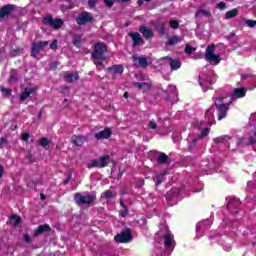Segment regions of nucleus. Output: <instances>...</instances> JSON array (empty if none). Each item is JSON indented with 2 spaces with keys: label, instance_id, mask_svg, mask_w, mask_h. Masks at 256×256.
Returning <instances> with one entry per match:
<instances>
[{
  "label": "nucleus",
  "instance_id": "a19ab883",
  "mask_svg": "<svg viewBox=\"0 0 256 256\" xmlns=\"http://www.w3.org/2000/svg\"><path fill=\"white\" fill-rule=\"evenodd\" d=\"M169 25L171 29H179V21L178 20H170Z\"/></svg>",
  "mask_w": 256,
  "mask_h": 256
},
{
  "label": "nucleus",
  "instance_id": "13d9d810",
  "mask_svg": "<svg viewBox=\"0 0 256 256\" xmlns=\"http://www.w3.org/2000/svg\"><path fill=\"white\" fill-rule=\"evenodd\" d=\"M71 177H73V173L72 172H70L69 174H68V177L64 180V185H69V181H71Z\"/></svg>",
  "mask_w": 256,
  "mask_h": 256
},
{
  "label": "nucleus",
  "instance_id": "c756f323",
  "mask_svg": "<svg viewBox=\"0 0 256 256\" xmlns=\"http://www.w3.org/2000/svg\"><path fill=\"white\" fill-rule=\"evenodd\" d=\"M237 15H239V10L237 8H234L226 12L225 19H233L234 17H237Z\"/></svg>",
  "mask_w": 256,
  "mask_h": 256
},
{
  "label": "nucleus",
  "instance_id": "79ce46f5",
  "mask_svg": "<svg viewBox=\"0 0 256 256\" xmlns=\"http://www.w3.org/2000/svg\"><path fill=\"white\" fill-rule=\"evenodd\" d=\"M195 51V48L191 47L189 44H186V47L184 49V53L186 55H191Z\"/></svg>",
  "mask_w": 256,
  "mask_h": 256
},
{
  "label": "nucleus",
  "instance_id": "f3484780",
  "mask_svg": "<svg viewBox=\"0 0 256 256\" xmlns=\"http://www.w3.org/2000/svg\"><path fill=\"white\" fill-rule=\"evenodd\" d=\"M49 232H51V226L49 224L39 225L34 232V237H39V235Z\"/></svg>",
  "mask_w": 256,
  "mask_h": 256
},
{
  "label": "nucleus",
  "instance_id": "603ef678",
  "mask_svg": "<svg viewBox=\"0 0 256 256\" xmlns=\"http://www.w3.org/2000/svg\"><path fill=\"white\" fill-rule=\"evenodd\" d=\"M29 137H31V134H29V133H22L21 134L22 141H29Z\"/></svg>",
  "mask_w": 256,
  "mask_h": 256
},
{
  "label": "nucleus",
  "instance_id": "7ed1b4c3",
  "mask_svg": "<svg viewBox=\"0 0 256 256\" xmlns=\"http://www.w3.org/2000/svg\"><path fill=\"white\" fill-rule=\"evenodd\" d=\"M74 201L79 207H81V205H93V203L97 201V196L95 195L83 196V194L76 192L74 194Z\"/></svg>",
  "mask_w": 256,
  "mask_h": 256
},
{
  "label": "nucleus",
  "instance_id": "393cba45",
  "mask_svg": "<svg viewBox=\"0 0 256 256\" xmlns=\"http://www.w3.org/2000/svg\"><path fill=\"white\" fill-rule=\"evenodd\" d=\"M72 43L76 49H81V43H83V38L79 34H74Z\"/></svg>",
  "mask_w": 256,
  "mask_h": 256
},
{
  "label": "nucleus",
  "instance_id": "20e7f679",
  "mask_svg": "<svg viewBox=\"0 0 256 256\" xmlns=\"http://www.w3.org/2000/svg\"><path fill=\"white\" fill-rule=\"evenodd\" d=\"M42 23L54 29V31H58V29L63 27V19L55 18L53 19V15L47 14L43 19Z\"/></svg>",
  "mask_w": 256,
  "mask_h": 256
},
{
  "label": "nucleus",
  "instance_id": "b1692460",
  "mask_svg": "<svg viewBox=\"0 0 256 256\" xmlns=\"http://www.w3.org/2000/svg\"><path fill=\"white\" fill-rule=\"evenodd\" d=\"M111 159V156L109 155H103L99 158L98 163L100 165V169H103L109 165V161Z\"/></svg>",
  "mask_w": 256,
  "mask_h": 256
},
{
  "label": "nucleus",
  "instance_id": "c85d7f7f",
  "mask_svg": "<svg viewBox=\"0 0 256 256\" xmlns=\"http://www.w3.org/2000/svg\"><path fill=\"white\" fill-rule=\"evenodd\" d=\"M203 15L204 17H211V11L205 10L203 8H200L196 13H195V19H199V16Z\"/></svg>",
  "mask_w": 256,
  "mask_h": 256
},
{
  "label": "nucleus",
  "instance_id": "473e14b6",
  "mask_svg": "<svg viewBox=\"0 0 256 256\" xmlns=\"http://www.w3.org/2000/svg\"><path fill=\"white\" fill-rule=\"evenodd\" d=\"M176 43H181V39L179 38V36H172L170 39H168L166 45L168 47H171L173 45H176Z\"/></svg>",
  "mask_w": 256,
  "mask_h": 256
},
{
  "label": "nucleus",
  "instance_id": "4c0bfd02",
  "mask_svg": "<svg viewBox=\"0 0 256 256\" xmlns=\"http://www.w3.org/2000/svg\"><path fill=\"white\" fill-rule=\"evenodd\" d=\"M209 132H210V130L208 127L203 128L200 135L198 136L199 139H205V137H207V135H209Z\"/></svg>",
  "mask_w": 256,
  "mask_h": 256
},
{
  "label": "nucleus",
  "instance_id": "338daca9",
  "mask_svg": "<svg viewBox=\"0 0 256 256\" xmlns=\"http://www.w3.org/2000/svg\"><path fill=\"white\" fill-rule=\"evenodd\" d=\"M123 97H124V99H129V92H124Z\"/></svg>",
  "mask_w": 256,
  "mask_h": 256
},
{
  "label": "nucleus",
  "instance_id": "c03bdc74",
  "mask_svg": "<svg viewBox=\"0 0 256 256\" xmlns=\"http://www.w3.org/2000/svg\"><path fill=\"white\" fill-rule=\"evenodd\" d=\"M26 159L29 161L30 164L35 163V156H33V154H31V152H28Z\"/></svg>",
  "mask_w": 256,
  "mask_h": 256
},
{
  "label": "nucleus",
  "instance_id": "4468645a",
  "mask_svg": "<svg viewBox=\"0 0 256 256\" xmlns=\"http://www.w3.org/2000/svg\"><path fill=\"white\" fill-rule=\"evenodd\" d=\"M33 93H37V87L25 88L18 98L19 103L25 102Z\"/></svg>",
  "mask_w": 256,
  "mask_h": 256
},
{
  "label": "nucleus",
  "instance_id": "2f4dec72",
  "mask_svg": "<svg viewBox=\"0 0 256 256\" xmlns=\"http://www.w3.org/2000/svg\"><path fill=\"white\" fill-rule=\"evenodd\" d=\"M206 61H208L209 63H216L219 64L221 63V56L217 55V54H212V56L206 58Z\"/></svg>",
  "mask_w": 256,
  "mask_h": 256
},
{
  "label": "nucleus",
  "instance_id": "6e6552de",
  "mask_svg": "<svg viewBox=\"0 0 256 256\" xmlns=\"http://www.w3.org/2000/svg\"><path fill=\"white\" fill-rule=\"evenodd\" d=\"M106 71L111 75L112 79H117V77H121V75H123L125 66H123V64H114L108 67Z\"/></svg>",
  "mask_w": 256,
  "mask_h": 256
},
{
  "label": "nucleus",
  "instance_id": "39448f33",
  "mask_svg": "<svg viewBox=\"0 0 256 256\" xmlns=\"http://www.w3.org/2000/svg\"><path fill=\"white\" fill-rule=\"evenodd\" d=\"M116 243H131L133 241V234L130 228L124 229L120 234L114 236Z\"/></svg>",
  "mask_w": 256,
  "mask_h": 256
},
{
  "label": "nucleus",
  "instance_id": "6e6d98bb",
  "mask_svg": "<svg viewBox=\"0 0 256 256\" xmlns=\"http://www.w3.org/2000/svg\"><path fill=\"white\" fill-rule=\"evenodd\" d=\"M90 167H98V169H100L99 160H92Z\"/></svg>",
  "mask_w": 256,
  "mask_h": 256
},
{
  "label": "nucleus",
  "instance_id": "bb28decb",
  "mask_svg": "<svg viewBox=\"0 0 256 256\" xmlns=\"http://www.w3.org/2000/svg\"><path fill=\"white\" fill-rule=\"evenodd\" d=\"M256 143V129L254 131L249 132L248 143H246V147H251Z\"/></svg>",
  "mask_w": 256,
  "mask_h": 256
},
{
  "label": "nucleus",
  "instance_id": "c9c22d12",
  "mask_svg": "<svg viewBox=\"0 0 256 256\" xmlns=\"http://www.w3.org/2000/svg\"><path fill=\"white\" fill-rule=\"evenodd\" d=\"M0 91L5 97H11V95L13 94V90L4 86H0Z\"/></svg>",
  "mask_w": 256,
  "mask_h": 256
},
{
  "label": "nucleus",
  "instance_id": "37998d69",
  "mask_svg": "<svg viewBox=\"0 0 256 256\" xmlns=\"http://www.w3.org/2000/svg\"><path fill=\"white\" fill-rule=\"evenodd\" d=\"M47 145H49V139L44 137L39 140L40 147H47Z\"/></svg>",
  "mask_w": 256,
  "mask_h": 256
},
{
  "label": "nucleus",
  "instance_id": "f03ea898",
  "mask_svg": "<svg viewBox=\"0 0 256 256\" xmlns=\"http://www.w3.org/2000/svg\"><path fill=\"white\" fill-rule=\"evenodd\" d=\"M229 96H216V103H214V106L216 107L217 112V120L223 121L225 117H227V113H229V109L232 105V103L228 100L225 102V99H227Z\"/></svg>",
  "mask_w": 256,
  "mask_h": 256
},
{
  "label": "nucleus",
  "instance_id": "6ab92c4d",
  "mask_svg": "<svg viewBox=\"0 0 256 256\" xmlns=\"http://www.w3.org/2000/svg\"><path fill=\"white\" fill-rule=\"evenodd\" d=\"M162 239H164V247H166V249H171V247H173V234H164Z\"/></svg>",
  "mask_w": 256,
  "mask_h": 256
},
{
  "label": "nucleus",
  "instance_id": "a211bd4d",
  "mask_svg": "<svg viewBox=\"0 0 256 256\" xmlns=\"http://www.w3.org/2000/svg\"><path fill=\"white\" fill-rule=\"evenodd\" d=\"M241 205V200L231 197L226 205L227 209H238Z\"/></svg>",
  "mask_w": 256,
  "mask_h": 256
},
{
  "label": "nucleus",
  "instance_id": "72a5a7b5",
  "mask_svg": "<svg viewBox=\"0 0 256 256\" xmlns=\"http://www.w3.org/2000/svg\"><path fill=\"white\" fill-rule=\"evenodd\" d=\"M21 221H23V219L21 217L17 216V215H12L10 217V223L14 227H17V225H19L21 223Z\"/></svg>",
  "mask_w": 256,
  "mask_h": 256
},
{
  "label": "nucleus",
  "instance_id": "774afa93",
  "mask_svg": "<svg viewBox=\"0 0 256 256\" xmlns=\"http://www.w3.org/2000/svg\"><path fill=\"white\" fill-rule=\"evenodd\" d=\"M137 5H139V6L143 5V0H138Z\"/></svg>",
  "mask_w": 256,
  "mask_h": 256
},
{
  "label": "nucleus",
  "instance_id": "ddd939ff",
  "mask_svg": "<svg viewBox=\"0 0 256 256\" xmlns=\"http://www.w3.org/2000/svg\"><path fill=\"white\" fill-rule=\"evenodd\" d=\"M132 61L135 67H142V69H147L149 67V62H147V57L137 55L132 56Z\"/></svg>",
  "mask_w": 256,
  "mask_h": 256
},
{
  "label": "nucleus",
  "instance_id": "5fc2aeb1",
  "mask_svg": "<svg viewBox=\"0 0 256 256\" xmlns=\"http://www.w3.org/2000/svg\"><path fill=\"white\" fill-rule=\"evenodd\" d=\"M201 138H199V136L197 138H194L191 142H190V147H195L197 145V143H199Z\"/></svg>",
  "mask_w": 256,
  "mask_h": 256
},
{
  "label": "nucleus",
  "instance_id": "a18cd8bd",
  "mask_svg": "<svg viewBox=\"0 0 256 256\" xmlns=\"http://www.w3.org/2000/svg\"><path fill=\"white\" fill-rule=\"evenodd\" d=\"M128 213H129V207L123 206L122 212H121V217H123V218L127 217Z\"/></svg>",
  "mask_w": 256,
  "mask_h": 256
},
{
  "label": "nucleus",
  "instance_id": "8fccbe9b",
  "mask_svg": "<svg viewBox=\"0 0 256 256\" xmlns=\"http://www.w3.org/2000/svg\"><path fill=\"white\" fill-rule=\"evenodd\" d=\"M96 4H97V0H88V7L90 9H95Z\"/></svg>",
  "mask_w": 256,
  "mask_h": 256
},
{
  "label": "nucleus",
  "instance_id": "3c124183",
  "mask_svg": "<svg viewBox=\"0 0 256 256\" xmlns=\"http://www.w3.org/2000/svg\"><path fill=\"white\" fill-rule=\"evenodd\" d=\"M17 79H19L17 74H12V75H10L9 82L10 83H16Z\"/></svg>",
  "mask_w": 256,
  "mask_h": 256
},
{
  "label": "nucleus",
  "instance_id": "f8f14e48",
  "mask_svg": "<svg viewBox=\"0 0 256 256\" xmlns=\"http://www.w3.org/2000/svg\"><path fill=\"white\" fill-rule=\"evenodd\" d=\"M17 6L15 4H6L0 8V19H5L9 17L12 11H16Z\"/></svg>",
  "mask_w": 256,
  "mask_h": 256
},
{
  "label": "nucleus",
  "instance_id": "49530a36",
  "mask_svg": "<svg viewBox=\"0 0 256 256\" xmlns=\"http://www.w3.org/2000/svg\"><path fill=\"white\" fill-rule=\"evenodd\" d=\"M148 128H149V129H152V130L157 129V122H155V120H151V121L148 123Z\"/></svg>",
  "mask_w": 256,
  "mask_h": 256
},
{
  "label": "nucleus",
  "instance_id": "4d7b16f0",
  "mask_svg": "<svg viewBox=\"0 0 256 256\" xmlns=\"http://www.w3.org/2000/svg\"><path fill=\"white\" fill-rule=\"evenodd\" d=\"M147 83H140V82H134V87H137L138 89H143Z\"/></svg>",
  "mask_w": 256,
  "mask_h": 256
},
{
  "label": "nucleus",
  "instance_id": "09e8293b",
  "mask_svg": "<svg viewBox=\"0 0 256 256\" xmlns=\"http://www.w3.org/2000/svg\"><path fill=\"white\" fill-rule=\"evenodd\" d=\"M104 4L106 5V7H113V5H115V0H104Z\"/></svg>",
  "mask_w": 256,
  "mask_h": 256
},
{
  "label": "nucleus",
  "instance_id": "58836bf2",
  "mask_svg": "<svg viewBox=\"0 0 256 256\" xmlns=\"http://www.w3.org/2000/svg\"><path fill=\"white\" fill-rule=\"evenodd\" d=\"M199 85L201 87H206L204 91H207L211 87V82H209V80H203L199 82Z\"/></svg>",
  "mask_w": 256,
  "mask_h": 256
},
{
  "label": "nucleus",
  "instance_id": "de8ad7c7",
  "mask_svg": "<svg viewBox=\"0 0 256 256\" xmlns=\"http://www.w3.org/2000/svg\"><path fill=\"white\" fill-rule=\"evenodd\" d=\"M57 67H59V62H51L50 63L51 71H57Z\"/></svg>",
  "mask_w": 256,
  "mask_h": 256
},
{
  "label": "nucleus",
  "instance_id": "e433bc0d",
  "mask_svg": "<svg viewBox=\"0 0 256 256\" xmlns=\"http://www.w3.org/2000/svg\"><path fill=\"white\" fill-rule=\"evenodd\" d=\"M102 197H104V199H113V197H115V195L113 194V191L111 190H105L102 193Z\"/></svg>",
  "mask_w": 256,
  "mask_h": 256
},
{
  "label": "nucleus",
  "instance_id": "052dcab7",
  "mask_svg": "<svg viewBox=\"0 0 256 256\" xmlns=\"http://www.w3.org/2000/svg\"><path fill=\"white\" fill-rule=\"evenodd\" d=\"M244 141H245V138H243V137L238 138L237 142H236L237 147H241V145H243Z\"/></svg>",
  "mask_w": 256,
  "mask_h": 256
},
{
  "label": "nucleus",
  "instance_id": "0e129e2a",
  "mask_svg": "<svg viewBox=\"0 0 256 256\" xmlns=\"http://www.w3.org/2000/svg\"><path fill=\"white\" fill-rule=\"evenodd\" d=\"M4 173H5V168L3 167V165H0V179L3 178Z\"/></svg>",
  "mask_w": 256,
  "mask_h": 256
},
{
  "label": "nucleus",
  "instance_id": "69168bd1",
  "mask_svg": "<svg viewBox=\"0 0 256 256\" xmlns=\"http://www.w3.org/2000/svg\"><path fill=\"white\" fill-rule=\"evenodd\" d=\"M249 77H253L251 74H242L241 79H249Z\"/></svg>",
  "mask_w": 256,
  "mask_h": 256
},
{
  "label": "nucleus",
  "instance_id": "e2e57ef3",
  "mask_svg": "<svg viewBox=\"0 0 256 256\" xmlns=\"http://www.w3.org/2000/svg\"><path fill=\"white\" fill-rule=\"evenodd\" d=\"M24 241H25V243H31V236H29V234H25Z\"/></svg>",
  "mask_w": 256,
  "mask_h": 256
},
{
  "label": "nucleus",
  "instance_id": "864d4df0",
  "mask_svg": "<svg viewBox=\"0 0 256 256\" xmlns=\"http://www.w3.org/2000/svg\"><path fill=\"white\" fill-rule=\"evenodd\" d=\"M218 9H220V11L227 9V3L225 2L218 3Z\"/></svg>",
  "mask_w": 256,
  "mask_h": 256
},
{
  "label": "nucleus",
  "instance_id": "f704fd0d",
  "mask_svg": "<svg viewBox=\"0 0 256 256\" xmlns=\"http://www.w3.org/2000/svg\"><path fill=\"white\" fill-rule=\"evenodd\" d=\"M165 175H167L166 172L156 175L154 178L155 185H161L165 181Z\"/></svg>",
  "mask_w": 256,
  "mask_h": 256
},
{
  "label": "nucleus",
  "instance_id": "a878e982",
  "mask_svg": "<svg viewBox=\"0 0 256 256\" xmlns=\"http://www.w3.org/2000/svg\"><path fill=\"white\" fill-rule=\"evenodd\" d=\"M155 29L157 33L160 35V37H164L165 35V22H158L155 24Z\"/></svg>",
  "mask_w": 256,
  "mask_h": 256
},
{
  "label": "nucleus",
  "instance_id": "412c9836",
  "mask_svg": "<svg viewBox=\"0 0 256 256\" xmlns=\"http://www.w3.org/2000/svg\"><path fill=\"white\" fill-rule=\"evenodd\" d=\"M165 59H168L170 61V68L172 71H177V69H181V62L179 59H173L169 56L165 57Z\"/></svg>",
  "mask_w": 256,
  "mask_h": 256
},
{
  "label": "nucleus",
  "instance_id": "cd10ccee",
  "mask_svg": "<svg viewBox=\"0 0 256 256\" xmlns=\"http://www.w3.org/2000/svg\"><path fill=\"white\" fill-rule=\"evenodd\" d=\"M227 141H231V136L222 135V136H218V137L213 139V142L216 143V144L227 143Z\"/></svg>",
  "mask_w": 256,
  "mask_h": 256
},
{
  "label": "nucleus",
  "instance_id": "0eeeda50",
  "mask_svg": "<svg viewBox=\"0 0 256 256\" xmlns=\"http://www.w3.org/2000/svg\"><path fill=\"white\" fill-rule=\"evenodd\" d=\"M149 158L151 161H157L159 165H165L169 162V156L164 152H150Z\"/></svg>",
  "mask_w": 256,
  "mask_h": 256
},
{
  "label": "nucleus",
  "instance_id": "bf43d9fd",
  "mask_svg": "<svg viewBox=\"0 0 256 256\" xmlns=\"http://www.w3.org/2000/svg\"><path fill=\"white\" fill-rule=\"evenodd\" d=\"M8 141L7 138L1 137L0 138V149H2L3 145H7Z\"/></svg>",
  "mask_w": 256,
  "mask_h": 256
},
{
  "label": "nucleus",
  "instance_id": "2eb2a0df",
  "mask_svg": "<svg viewBox=\"0 0 256 256\" xmlns=\"http://www.w3.org/2000/svg\"><path fill=\"white\" fill-rule=\"evenodd\" d=\"M139 31L146 41H149V39H153L155 37V32L145 25L140 26Z\"/></svg>",
  "mask_w": 256,
  "mask_h": 256
},
{
  "label": "nucleus",
  "instance_id": "5701e85b",
  "mask_svg": "<svg viewBox=\"0 0 256 256\" xmlns=\"http://www.w3.org/2000/svg\"><path fill=\"white\" fill-rule=\"evenodd\" d=\"M64 79L67 83H73L74 81H77L79 79V73L78 72L68 73L64 76Z\"/></svg>",
  "mask_w": 256,
  "mask_h": 256
},
{
  "label": "nucleus",
  "instance_id": "680f3d73",
  "mask_svg": "<svg viewBox=\"0 0 256 256\" xmlns=\"http://www.w3.org/2000/svg\"><path fill=\"white\" fill-rule=\"evenodd\" d=\"M50 49H52L53 51H55V49H57V40H53L52 43L50 44Z\"/></svg>",
  "mask_w": 256,
  "mask_h": 256
},
{
  "label": "nucleus",
  "instance_id": "423d86ee",
  "mask_svg": "<svg viewBox=\"0 0 256 256\" xmlns=\"http://www.w3.org/2000/svg\"><path fill=\"white\" fill-rule=\"evenodd\" d=\"M49 46V41H39V42H34L32 43L31 46V57H34L36 59L37 55L45 49V47Z\"/></svg>",
  "mask_w": 256,
  "mask_h": 256
},
{
  "label": "nucleus",
  "instance_id": "ea45409f",
  "mask_svg": "<svg viewBox=\"0 0 256 256\" xmlns=\"http://www.w3.org/2000/svg\"><path fill=\"white\" fill-rule=\"evenodd\" d=\"M245 23L246 27H249L250 29H254V27H256V20L247 19Z\"/></svg>",
  "mask_w": 256,
  "mask_h": 256
},
{
  "label": "nucleus",
  "instance_id": "1a4fd4ad",
  "mask_svg": "<svg viewBox=\"0 0 256 256\" xmlns=\"http://www.w3.org/2000/svg\"><path fill=\"white\" fill-rule=\"evenodd\" d=\"M93 21V14L91 12L83 11L76 18L77 25H87Z\"/></svg>",
  "mask_w": 256,
  "mask_h": 256
},
{
  "label": "nucleus",
  "instance_id": "7c9ffc66",
  "mask_svg": "<svg viewBox=\"0 0 256 256\" xmlns=\"http://www.w3.org/2000/svg\"><path fill=\"white\" fill-rule=\"evenodd\" d=\"M215 55V44L209 45L205 51V59Z\"/></svg>",
  "mask_w": 256,
  "mask_h": 256
},
{
  "label": "nucleus",
  "instance_id": "aec40b11",
  "mask_svg": "<svg viewBox=\"0 0 256 256\" xmlns=\"http://www.w3.org/2000/svg\"><path fill=\"white\" fill-rule=\"evenodd\" d=\"M205 119L208 121V125H215L217 121L215 120V116L213 115V110L211 108L207 109L205 112Z\"/></svg>",
  "mask_w": 256,
  "mask_h": 256
},
{
  "label": "nucleus",
  "instance_id": "f257e3e1",
  "mask_svg": "<svg viewBox=\"0 0 256 256\" xmlns=\"http://www.w3.org/2000/svg\"><path fill=\"white\" fill-rule=\"evenodd\" d=\"M105 53H107V44H105V42H96L91 52V59L98 71L105 69V64L103 63V61L107 59Z\"/></svg>",
  "mask_w": 256,
  "mask_h": 256
},
{
  "label": "nucleus",
  "instance_id": "9d476101",
  "mask_svg": "<svg viewBox=\"0 0 256 256\" xmlns=\"http://www.w3.org/2000/svg\"><path fill=\"white\" fill-rule=\"evenodd\" d=\"M128 37L132 40V47H141V45H145V40L139 32L130 31Z\"/></svg>",
  "mask_w": 256,
  "mask_h": 256
},
{
  "label": "nucleus",
  "instance_id": "9b49d317",
  "mask_svg": "<svg viewBox=\"0 0 256 256\" xmlns=\"http://www.w3.org/2000/svg\"><path fill=\"white\" fill-rule=\"evenodd\" d=\"M245 95H247V89H245L244 87L235 88L234 92L229 95L228 101L233 104V101H235V99H243Z\"/></svg>",
  "mask_w": 256,
  "mask_h": 256
},
{
  "label": "nucleus",
  "instance_id": "dca6fc26",
  "mask_svg": "<svg viewBox=\"0 0 256 256\" xmlns=\"http://www.w3.org/2000/svg\"><path fill=\"white\" fill-rule=\"evenodd\" d=\"M111 135H113V131L111 130V128L106 127L104 128V130H101L100 132L96 133L94 137L99 141L103 139H109Z\"/></svg>",
  "mask_w": 256,
  "mask_h": 256
},
{
  "label": "nucleus",
  "instance_id": "4be33fe9",
  "mask_svg": "<svg viewBox=\"0 0 256 256\" xmlns=\"http://www.w3.org/2000/svg\"><path fill=\"white\" fill-rule=\"evenodd\" d=\"M87 141V137L83 135L73 136V143L75 147H81Z\"/></svg>",
  "mask_w": 256,
  "mask_h": 256
}]
</instances>
